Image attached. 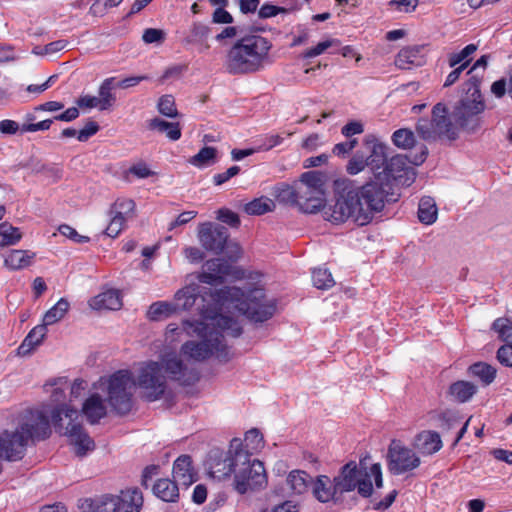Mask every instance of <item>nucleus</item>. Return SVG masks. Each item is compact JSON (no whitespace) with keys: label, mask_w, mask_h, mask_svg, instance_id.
I'll use <instances>...</instances> for the list:
<instances>
[{"label":"nucleus","mask_w":512,"mask_h":512,"mask_svg":"<svg viewBox=\"0 0 512 512\" xmlns=\"http://www.w3.org/2000/svg\"><path fill=\"white\" fill-rule=\"evenodd\" d=\"M480 66L476 60L467 72L469 78L461 85L459 100L453 107L451 117L444 103L433 106L431 119L421 118L416 125V132L425 141L438 139L456 140L459 130L472 132L480 125V77L473 72Z\"/></svg>","instance_id":"obj_1"},{"label":"nucleus","mask_w":512,"mask_h":512,"mask_svg":"<svg viewBox=\"0 0 512 512\" xmlns=\"http://www.w3.org/2000/svg\"><path fill=\"white\" fill-rule=\"evenodd\" d=\"M207 297L209 301L202 305L200 314L206 319L216 320L222 330L230 331L235 338L242 334V327L233 317L222 314L224 309L234 307L250 321L262 323L272 318L277 308L275 300L267 299L264 288L257 286L247 290L235 286L206 289L202 300L207 301Z\"/></svg>","instance_id":"obj_2"},{"label":"nucleus","mask_w":512,"mask_h":512,"mask_svg":"<svg viewBox=\"0 0 512 512\" xmlns=\"http://www.w3.org/2000/svg\"><path fill=\"white\" fill-rule=\"evenodd\" d=\"M334 204L325 207L324 219L333 224L352 220L359 226L369 224L374 213L382 211L387 191L377 182L358 186L350 179H337L333 183Z\"/></svg>","instance_id":"obj_3"},{"label":"nucleus","mask_w":512,"mask_h":512,"mask_svg":"<svg viewBox=\"0 0 512 512\" xmlns=\"http://www.w3.org/2000/svg\"><path fill=\"white\" fill-rule=\"evenodd\" d=\"M272 42L259 34H246L227 50L225 71L233 76L251 75L263 71L273 63Z\"/></svg>","instance_id":"obj_4"},{"label":"nucleus","mask_w":512,"mask_h":512,"mask_svg":"<svg viewBox=\"0 0 512 512\" xmlns=\"http://www.w3.org/2000/svg\"><path fill=\"white\" fill-rule=\"evenodd\" d=\"M204 321H196L194 331L202 338L201 341H187L182 345L181 351L188 357L203 361L210 356L215 355L218 359L227 361L229 359V350L224 343V333L231 336L230 331L222 330L216 320L206 319L202 314Z\"/></svg>","instance_id":"obj_5"},{"label":"nucleus","mask_w":512,"mask_h":512,"mask_svg":"<svg viewBox=\"0 0 512 512\" xmlns=\"http://www.w3.org/2000/svg\"><path fill=\"white\" fill-rule=\"evenodd\" d=\"M79 417L77 409L66 404L57 405L51 411L52 423L59 432L70 437L71 443L75 446V453L79 457L85 456L89 451L95 449L94 440L83 430L76 420Z\"/></svg>","instance_id":"obj_6"},{"label":"nucleus","mask_w":512,"mask_h":512,"mask_svg":"<svg viewBox=\"0 0 512 512\" xmlns=\"http://www.w3.org/2000/svg\"><path fill=\"white\" fill-rule=\"evenodd\" d=\"M328 176L322 171H307L297 181L298 208L303 213L315 214L326 205Z\"/></svg>","instance_id":"obj_7"},{"label":"nucleus","mask_w":512,"mask_h":512,"mask_svg":"<svg viewBox=\"0 0 512 512\" xmlns=\"http://www.w3.org/2000/svg\"><path fill=\"white\" fill-rule=\"evenodd\" d=\"M143 502L141 490L132 487L121 490L118 495L105 494L90 506L92 512H140Z\"/></svg>","instance_id":"obj_8"},{"label":"nucleus","mask_w":512,"mask_h":512,"mask_svg":"<svg viewBox=\"0 0 512 512\" xmlns=\"http://www.w3.org/2000/svg\"><path fill=\"white\" fill-rule=\"evenodd\" d=\"M107 384V401L112 409L120 415L129 413L132 408L131 373L118 370L108 378Z\"/></svg>","instance_id":"obj_9"},{"label":"nucleus","mask_w":512,"mask_h":512,"mask_svg":"<svg viewBox=\"0 0 512 512\" xmlns=\"http://www.w3.org/2000/svg\"><path fill=\"white\" fill-rule=\"evenodd\" d=\"M267 485L264 465L258 459H252L246 451V460L239 462L234 478V488L239 494L255 491Z\"/></svg>","instance_id":"obj_10"},{"label":"nucleus","mask_w":512,"mask_h":512,"mask_svg":"<svg viewBox=\"0 0 512 512\" xmlns=\"http://www.w3.org/2000/svg\"><path fill=\"white\" fill-rule=\"evenodd\" d=\"M428 151L424 147L419 155H416L413 159H410L407 155L397 154L388 159L387 164L384 167V173L382 176V183L386 184L392 179L397 181L401 185L410 186L416 178L415 170L409 163L413 165H421L427 157Z\"/></svg>","instance_id":"obj_11"},{"label":"nucleus","mask_w":512,"mask_h":512,"mask_svg":"<svg viewBox=\"0 0 512 512\" xmlns=\"http://www.w3.org/2000/svg\"><path fill=\"white\" fill-rule=\"evenodd\" d=\"M246 460V450L242 449V441L234 438L230 442L228 451L215 453L210 458L209 473L218 480H223L232 473L236 474L239 462Z\"/></svg>","instance_id":"obj_12"},{"label":"nucleus","mask_w":512,"mask_h":512,"mask_svg":"<svg viewBox=\"0 0 512 512\" xmlns=\"http://www.w3.org/2000/svg\"><path fill=\"white\" fill-rule=\"evenodd\" d=\"M16 430L29 442L47 439L51 434L47 414L37 409H27L18 417Z\"/></svg>","instance_id":"obj_13"},{"label":"nucleus","mask_w":512,"mask_h":512,"mask_svg":"<svg viewBox=\"0 0 512 512\" xmlns=\"http://www.w3.org/2000/svg\"><path fill=\"white\" fill-rule=\"evenodd\" d=\"M137 384L143 390L146 400L152 402L160 399L166 390L163 366L155 361L146 363L139 371Z\"/></svg>","instance_id":"obj_14"},{"label":"nucleus","mask_w":512,"mask_h":512,"mask_svg":"<svg viewBox=\"0 0 512 512\" xmlns=\"http://www.w3.org/2000/svg\"><path fill=\"white\" fill-rule=\"evenodd\" d=\"M388 470L393 475H402L418 468L421 460L415 451L401 441L392 440L387 452Z\"/></svg>","instance_id":"obj_15"},{"label":"nucleus","mask_w":512,"mask_h":512,"mask_svg":"<svg viewBox=\"0 0 512 512\" xmlns=\"http://www.w3.org/2000/svg\"><path fill=\"white\" fill-rule=\"evenodd\" d=\"M228 229L212 222L201 223L198 227V239L202 247L214 254H221L228 242Z\"/></svg>","instance_id":"obj_16"},{"label":"nucleus","mask_w":512,"mask_h":512,"mask_svg":"<svg viewBox=\"0 0 512 512\" xmlns=\"http://www.w3.org/2000/svg\"><path fill=\"white\" fill-rule=\"evenodd\" d=\"M364 145L366 149L369 151V155L367 157L368 167L374 174L376 182L381 184L384 188L385 185L382 183V176L384 173V167L387 164V146L374 136L367 135L364 139Z\"/></svg>","instance_id":"obj_17"},{"label":"nucleus","mask_w":512,"mask_h":512,"mask_svg":"<svg viewBox=\"0 0 512 512\" xmlns=\"http://www.w3.org/2000/svg\"><path fill=\"white\" fill-rule=\"evenodd\" d=\"M28 441L17 430H5L0 435V458L7 461H19L26 453Z\"/></svg>","instance_id":"obj_18"},{"label":"nucleus","mask_w":512,"mask_h":512,"mask_svg":"<svg viewBox=\"0 0 512 512\" xmlns=\"http://www.w3.org/2000/svg\"><path fill=\"white\" fill-rule=\"evenodd\" d=\"M232 274V266L226 261L215 258L207 260L203 270L197 276L200 283L218 286L225 282L227 276Z\"/></svg>","instance_id":"obj_19"},{"label":"nucleus","mask_w":512,"mask_h":512,"mask_svg":"<svg viewBox=\"0 0 512 512\" xmlns=\"http://www.w3.org/2000/svg\"><path fill=\"white\" fill-rule=\"evenodd\" d=\"M164 368L171 380L182 386L194 385L200 378L195 368H188L183 361L176 356L164 360Z\"/></svg>","instance_id":"obj_20"},{"label":"nucleus","mask_w":512,"mask_h":512,"mask_svg":"<svg viewBox=\"0 0 512 512\" xmlns=\"http://www.w3.org/2000/svg\"><path fill=\"white\" fill-rule=\"evenodd\" d=\"M358 476H360V469L355 461L351 460L339 469L338 474L333 478V482L340 497L356 489Z\"/></svg>","instance_id":"obj_21"},{"label":"nucleus","mask_w":512,"mask_h":512,"mask_svg":"<svg viewBox=\"0 0 512 512\" xmlns=\"http://www.w3.org/2000/svg\"><path fill=\"white\" fill-rule=\"evenodd\" d=\"M313 496L321 503H337L341 497L336 491L333 479L327 475H318L313 481Z\"/></svg>","instance_id":"obj_22"},{"label":"nucleus","mask_w":512,"mask_h":512,"mask_svg":"<svg viewBox=\"0 0 512 512\" xmlns=\"http://www.w3.org/2000/svg\"><path fill=\"white\" fill-rule=\"evenodd\" d=\"M423 46L415 45L402 48L395 58V65L403 70L412 66H422L425 63V56L422 53Z\"/></svg>","instance_id":"obj_23"},{"label":"nucleus","mask_w":512,"mask_h":512,"mask_svg":"<svg viewBox=\"0 0 512 512\" xmlns=\"http://www.w3.org/2000/svg\"><path fill=\"white\" fill-rule=\"evenodd\" d=\"M413 445L421 454L432 455L442 448V441L437 432L422 431L416 435Z\"/></svg>","instance_id":"obj_24"},{"label":"nucleus","mask_w":512,"mask_h":512,"mask_svg":"<svg viewBox=\"0 0 512 512\" xmlns=\"http://www.w3.org/2000/svg\"><path fill=\"white\" fill-rule=\"evenodd\" d=\"M82 413L91 424H97L107 414L106 406L99 394L88 397L82 406Z\"/></svg>","instance_id":"obj_25"},{"label":"nucleus","mask_w":512,"mask_h":512,"mask_svg":"<svg viewBox=\"0 0 512 512\" xmlns=\"http://www.w3.org/2000/svg\"><path fill=\"white\" fill-rule=\"evenodd\" d=\"M90 306L96 310H119L122 307L121 294L116 289H109L95 296Z\"/></svg>","instance_id":"obj_26"},{"label":"nucleus","mask_w":512,"mask_h":512,"mask_svg":"<svg viewBox=\"0 0 512 512\" xmlns=\"http://www.w3.org/2000/svg\"><path fill=\"white\" fill-rule=\"evenodd\" d=\"M439 427L442 431L449 432L458 428L454 444H457L463 437L467 430L468 422H463L462 419L452 411H445L439 416Z\"/></svg>","instance_id":"obj_27"},{"label":"nucleus","mask_w":512,"mask_h":512,"mask_svg":"<svg viewBox=\"0 0 512 512\" xmlns=\"http://www.w3.org/2000/svg\"><path fill=\"white\" fill-rule=\"evenodd\" d=\"M173 477L183 485H191L194 481L192 459L189 455L179 456L173 464Z\"/></svg>","instance_id":"obj_28"},{"label":"nucleus","mask_w":512,"mask_h":512,"mask_svg":"<svg viewBox=\"0 0 512 512\" xmlns=\"http://www.w3.org/2000/svg\"><path fill=\"white\" fill-rule=\"evenodd\" d=\"M147 128L150 131H156L171 141H177L181 138L182 131L179 122H168L159 117H154L147 122Z\"/></svg>","instance_id":"obj_29"},{"label":"nucleus","mask_w":512,"mask_h":512,"mask_svg":"<svg viewBox=\"0 0 512 512\" xmlns=\"http://www.w3.org/2000/svg\"><path fill=\"white\" fill-rule=\"evenodd\" d=\"M153 493L164 502H176L179 498L176 481L168 478L158 479L153 485Z\"/></svg>","instance_id":"obj_30"},{"label":"nucleus","mask_w":512,"mask_h":512,"mask_svg":"<svg viewBox=\"0 0 512 512\" xmlns=\"http://www.w3.org/2000/svg\"><path fill=\"white\" fill-rule=\"evenodd\" d=\"M199 294L200 291L197 285H188L178 290L174 296V305H177V312L179 310H189L193 307Z\"/></svg>","instance_id":"obj_31"},{"label":"nucleus","mask_w":512,"mask_h":512,"mask_svg":"<svg viewBox=\"0 0 512 512\" xmlns=\"http://www.w3.org/2000/svg\"><path fill=\"white\" fill-rule=\"evenodd\" d=\"M47 333V325L43 322L42 325L35 326L24 338L21 345L18 347V354L19 355H27L30 353L34 347L39 345L42 340L44 339L45 335Z\"/></svg>","instance_id":"obj_32"},{"label":"nucleus","mask_w":512,"mask_h":512,"mask_svg":"<svg viewBox=\"0 0 512 512\" xmlns=\"http://www.w3.org/2000/svg\"><path fill=\"white\" fill-rule=\"evenodd\" d=\"M35 254L26 250H11L4 259L9 270H20L30 266Z\"/></svg>","instance_id":"obj_33"},{"label":"nucleus","mask_w":512,"mask_h":512,"mask_svg":"<svg viewBox=\"0 0 512 512\" xmlns=\"http://www.w3.org/2000/svg\"><path fill=\"white\" fill-rule=\"evenodd\" d=\"M117 87L116 77H109L100 84L98 101L100 102V111L110 109L116 102V96L112 92Z\"/></svg>","instance_id":"obj_34"},{"label":"nucleus","mask_w":512,"mask_h":512,"mask_svg":"<svg viewBox=\"0 0 512 512\" xmlns=\"http://www.w3.org/2000/svg\"><path fill=\"white\" fill-rule=\"evenodd\" d=\"M477 392V386L468 381H456L449 387L448 394L452 400L464 403Z\"/></svg>","instance_id":"obj_35"},{"label":"nucleus","mask_w":512,"mask_h":512,"mask_svg":"<svg viewBox=\"0 0 512 512\" xmlns=\"http://www.w3.org/2000/svg\"><path fill=\"white\" fill-rule=\"evenodd\" d=\"M175 313H177V305H174V302L156 301L149 306L147 318L151 321H160Z\"/></svg>","instance_id":"obj_36"},{"label":"nucleus","mask_w":512,"mask_h":512,"mask_svg":"<svg viewBox=\"0 0 512 512\" xmlns=\"http://www.w3.org/2000/svg\"><path fill=\"white\" fill-rule=\"evenodd\" d=\"M311 480V476L303 470L291 471L286 479L291 491L298 495H301L308 490L309 482Z\"/></svg>","instance_id":"obj_37"},{"label":"nucleus","mask_w":512,"mask_h":512,"mask_svg":"<svg viewBox=\"0 0 512 512\" xmlns=\"http://www.w3.org/2000/svg\"><path fill=\"white\" fill-rule=\"evenodd\" d=\"M438 209L431 197H423L419 202L418 219L425 225L433 224L437 219Z\"/></svg>","instance_id":"obj_38"},{"label":"nucleus","mask_w":512,"mask_h":512,"mask_svg":"<svg viewBox=\"0 0 512 512\" xmlns=\"http://www.w3.org/2000/svg\"><path fill=\"white\" fill-rule=\"evenodd\" d=\"M297 182L291 186L285 183L276 185L273 188V195L279 203L289 204L298 207Z\"/></svg>","instance_id":"obj_39"},{"label":"nucleus","mask_w":512,"mask_h":512,"mask_svg":"<svg viewBox=\"0 0 512 512\" xmlns=\"http://www.w3.org/2000/svg\"><path fill=\"white\" fill-rule=\"evenodd\" d=\"M274 209L275 202L266 196L253 199L252 201L246 203L243 208L246 214L257 216L263 215L267 212H272Z\"/></svg>","instance_id":"obj_40"},{"label":"nucleus","mask_w":512,"mask_h":512,"mask_svg":"<svg viewBox=\"0 0 512 512\" xmlns=\"http://www.w3.org/2000/svg\"><path fill=\"white\" fill-rule=\"evenodd\" d=\"M70 307L69 302L65 298H60L58 302L51 307L44 315L43 322L45 325H53L64 318Z\"/></svg>","instance_id":"obj_41"},{"label":"nucleus","mask_w":512,"mask_h":512,"mask_svg":"<svg viewBox=\"0 0 512 512\" xmlns=\"http://www.w3.org/2000/svg\"><path fill=\"white\" fill-rule=\"evenodd\" d=\"M217 156V149L211 146H204L197 154L189 159V163L195 167L203 168L213 164Z\"/></svg>","instance_id":"obj_42"},{"label":"nucleus","mask_w":512,"mask_h":512,"mask_svg":"<svg viewBox=\"0 0 512 512\" xmlns=\"http://www.w3.org/2000/svg\"><path fill=\"white\" fill-rule=\"evenodd\" d=\"M312 283L317 289L328 290L335 285V280L329 269L319 267L312 270Z\"/></svg>","instance_id":"obj_43"},{"label":"nucleus","mask_w":512,"mask_h":512,"mask_svg":"<svg viewBox=\"0 0 512 512\" xmlns=\"http://www.w3.org/2000/svg\"><path fill=\"white\" fill-rule=\"evenodd\" d=\"M264 446V438L257 428H252L245 433L242 449L250 453V457Z\"/></svg>","instance_id":"obj_44"},{"label":"nucleus","mask_w":512,"mask_h":512,"mask_svg":"<svg viewBox=\"0 0 512 512\" xmlns=\"http://www.w3.org/2000/svg\"><path fill=\"white\" fill-rule=\"evenodd\" d=\"M0 236L2 237L0 242L1 247L15 245L22 238L19 228L12 226L8 222L0 224Z\"/></svg>","instance_id":"obj_45"},{"label":"nucleus","mask_w":512,"mask_h":512,"mask_svg":"<svg viewBox=\"0 0 512 512\" xmlns=\"http://www.w3.org/2000/svg\"><path fill=\"white\" fill-rule=\"evenodd\" d=\"M492 329L503 342L509 343L512 341V320L509 318H497L492 324Z\"/></svg>","instance_id":"obj_46"},{"label":"nucleus","mask_w":512,"mask_h":512,"mask_svg":"<svg viewBox=\"0 0 512 512\" xmlns=\"http://www.w3.org/2000/svg\"><path fill=\"white\" fill-rule=\"evenodd\" d=\"M157 109L160 114L168 118H176L179 116L175 99L169 94L163 95L159 98Z\"/></svg>","instance_id":"obj_47"},{"label":"nucleus","mask_w":512,"mask_h":512,"mask_svg":"<svg viewBox=\"0 0 512 512\" xmlns=\"http://www.w3.org/2000/svg\"><path fill=\"white\" fill-rule=\"evenodd\" d=\"M392 141L399 148H411L415 143L414 133L409 129H398L393 133Z\"/></svg>","instance_id":"obj_48"},{"label":"nucleus","mask_w":512,"mask_h":512,"mask_svg":"<svg viewBox=\"0 0 512 512\" xmlns=\"http://www.w3.org/2000/svg\"><path fill=\"white\" fill-rule=\"evenodd\" d=\"M478 46L476 44H468L461 51L456 53H451L448 56V63L450 67H456L457 65H461L462 63L469 61L467 58L472 55Z\"/></svg>","instance_id":"obj_49"},{"label":"nucleus","mask_w":512,"mask_h":512,"mask_svg":"<svg viewBox=\"0 0 512 512\" xmlns=\"http://www.w3.org/2000/svg\"><path fill=\"white\" fill-rule=\"evenodd\" d=\"M368 167L367 157L360 151L356 152L349 160L346 171L350 175H356Z\"/></svg>","instance_id":"obj_50"},{"label":"nucleus","mask_w":512,"mask_h":512,"mask_svg":"<svg viewBox=\"0 0 512 512\" xmlns=\"http://www.w3.org/2000/svg\"><path fill=\"white\" fill-rule=\"evenodd\" d=\"M135 202L132 199H117L111 208V214L125 216L126 219L133 214Z\"/></svg>","instance_id":"obj_51"},{"label":"nucleus","mask_w":512,"mask_h":512,"mask_svg":"<svg viewBox=\"0 0 512 512\" xmlns=\"http://www.w3.org/2000/svg\"><path fill=\"white\" fill-rule=\"evenodd\" d=\"M210 33V28L200 22L193 23L190 29V36L186 38V43H194L205 40Z\"/></svg>","instance_id":"obj_52"},{"label":"nucleus","mask_w":512,"mask_h":512,"mask_svg":"<svg viewBox=\"0 0 512 512\" xmlns=\"http://www.w3.org/2000/svg\"><path fill=\"white\" fill-rule=\"evenodd\" d=\"M338 43H339V40H337V39H328V40L319 42L316 46L311 47V48L307 49L306 51H304L302 53V58L310 59V58L319 56L322 53H324L328 48H330L334 44H338Z\"/></svg>","instance_id":"obj_53"},{"label":"nucleus","mask_w":512,"mask_h":512,"mask_svg":"<svg viewBox=\"0 0 512 512\" xmlns=\"http://www.w3.org/2000/svg\"><path fill=\"white\" fill-rule=\"evenodd\" d=\"M125 222H126L125 216H118V215L112 214V218L105 230V234L111 238L117 237L120 234V232L123 230Z\"/></svg>","instance_id":"obj_54"},{"label":"nucleus","mask_w":512,"mask_h":512,"mask_svg":"<svg viewBox=\"0 0 512 512\" xmlns=\"http://www.w3.org/2000/svg\"><path fill=\"white\" fill-rule=\"evenodd\" d=\"M58 231L61 235L69 238L75 243H87L90 240L88 236L80 235L72 226L68 224L60 225Z\"/></svg>","instance_id":"obj_55"},{"label":"nucleus","mask_w":512,"mask_h":512,"mask_svg":"<svg viewBox=\"0 0 512 512\" xmlns=\"http://www.w3.org/2000/svg\"><path fill=\"white\" fill-rule=\"evenodd\" d=\"M496 358L501 365L512 367V341L498 348Z\"/></svg>","instance_id":"obj_56"},{"label":"nucleus","mask_w":512,"mask_h":512,"mask_svg":"<svg viewBox=\"0 0 512 512\" xmlns=\"http://www.w3.org/2000/svg\"><path fill=\"white\" fill-rule=\"evenodd\" d=\"M127 173L139 179H145L155 174L144 161L133 164Z\"/></svg>","instance_id":"obj_57"},{"label":"nucleus","mask_w":512,"mask_h":512,"mask_svg":"<svg viewBox=\"0 0 512 512\" xmlns=\"http://www.w3.org/2000/svg\"><path fill=\"white\" fill-rule=\"evenodd\" d=\"M357 139H348L334 145L332 153L338 157H345L357 146Z\"/></svg>","instance_id":"obj_58"},{"label":"nucleus","mask_w":512,"mask_h":512,"mask_svg":"<svg viewBox=\"0 0 512 512\" xmlns=\"http://www.w3.org/2000/svg\"><path fill=\"white\" fill-rule=\"evenodd\" d=\"M356 489L360 496L363 498H368L373 494V485L372 481L370 479V476H362L360 473V476H358V484L356 486Z\"/></svg>","instance_id":"obj_59"},{"label":"nucleus","mask_w":512,"mask_h":512,"mask_svg":"<svg viewBox=\"0 0 512 512\" xmlns=\"http://www.w3.org/2000/svg\"><path fill=\"white\" fill-rule=\"evenodd\" d=\"M100 127L95 121H88L85 126L78 131L77 139L80 142H86L89 138L99 131Z\"/></svg>","instance_id":"obj_60"},{"label":"nucleus","mask_w":512,"mask_h":512,"mask_svg":"<svg viewBox=\"0 0 512 512\" xmlns=\"http://www.w3.org/2000/svg\"><path fill=\"white\" fill-rule=\"evenodd\" d=\"M63 384H67V378H59L54 380L49 385L55 386V388L51 392V401L54 403H60L65 399V391L61 387Z\"/></svg>","instance_id":"obj_61"},{"label":"nucleus","mask_w":512,"mask_h":512,"mask_svg":"<svg viewBox=\"0 0 512 512\" xmlns=\"http://www.w3.org/2000/svg\"><path fill=\"white\" fill-rule=\"evenodd\" d=\"M284 138L279 134H267L261 138V144L259 145V149L263 151H268L283 142Z\"/></svg>","instance_id":"obj_62"},{"label":"nucleus","mask_w":512,"mask_h":512,"mask_svg":"<svg viewBox=\"0 0 512 512\" xmlns=\"http://www.w3.org/2000/svg\"><path fill=\"white\" fill-rule=\"evenodd\" d=\"M240 172V167L237 165L231 166L226 171L217 173L213 176V183L216 186H220L230 180L232 177L238 175Z\"/></svg>","instance_id":"obj_63"},{"label":"nucleus","mask_w":512,"mask_h":512,"mask_svg":"<svg viewBox=\"0 0 512 512\" xmlns=\"http://www.w3.org/2000/svg\"><path fill=\"white\" fill-rule=\"evenodd\" d=\"M218 219L231 227L237 228L240 225L238 214L226 208L218 211Z\"/></svg>","instance_id":"obj_64"}]
</instances>
